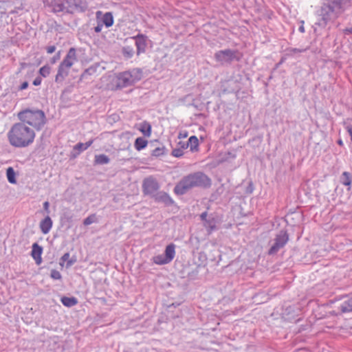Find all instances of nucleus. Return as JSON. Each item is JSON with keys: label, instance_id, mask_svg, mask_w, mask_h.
<instances>
[{"label": "nucleus", "instance_id": "dca6fc26", "mask_svg": "<svg viewBox=\"0 0 352 352\" xmlns=\"http://www.w3.org/2000/svg\"><path fill=\"white\" fill-rule=\"evenodd\" d=\"M125 45L122 47V54L125 59H129L132 58L135 54L133 45H128V43H125Z\"/></svg>", "mask_w": 352, "mask_h": 352}, {"label": "nucleus", "instance_id": "4be33fe9", "mask_svg": "<svg viewBox=\"0 0 352 352\" xmlns=\"http://www.w3.org/2000/svg\"><path fill=\"white\" fill-rule=\"evenodd\" d=\"M110 162L109 157L104 154L96 155L94 157V164L98 165L107 164Z\"/></svg>", "mask_w": 352, "mask_h": 352}, {"label": "nucleus", "instance_id": "f3484780", "mask_svg": "<svg viewBox=\"0 0 352 352\" xmlns=\"http://www.w3.org/2000/svg\"><path fill=\"white\" fill-rule=\"evenodd\" d=\"M165 256L166 259L168 262H171L175 257V245L174 243H170L166 247L165 249Z\"/></svg>", "mask_w": 352, "mask_h": 352}, {"label": "nucleus", "instance_id": "6e6552de", "mask_svg": "<svg viewBox=\"0 0 352 352\" xmlns=\"http://www.w3.org/2000/svg\"><path fill=\"white\" fill-rule=\"evenodd\" d=\"M289 241V235L286 230H281L274 239V243L268 250L269 255L276 254Z\"/></svg>", "mask_w": 352, "mask_h": 352}, {"label": "nucleus", "instance_id": "c85d7f7f", "mask_svg": "<svg viewBox=\"0 0 352 352\" xmlns=\"http://www.w3.org/2000/svg\"><path fill=\"white\" fill-rule=\"evenodd\" d=\"M152 261L157 265H164L168 263L164 254H159L153 256Z\"/></svg>", "mask_w": 352, "mask_h": 352}, {"label": "nucleus", "instance_id": "393cba45", "mask_svg": "<svg viewBox=\"0 0 352 352\" xmlns=\"http://www.w3.org/2000/svg\"><path fill=\"white\" fill-rule=\"evenodd\" d=\"M340 309L342 313L352 311V297L344 300L340 307Z\"/></svg>", "mask_w": 352, "mask_h": 352}, {"label": "nucleus", "instance_id": "e433bc0d", "mask_svg": "<svg viewBox=\"0 0 352 352\" xmlns=\"http://www.w3.org/2000/svg\"><path fill=\"white\" fill-rule=\"evenodd\" d=\"M86 149L87 148H85V144L82 142H78L74 146V150L78 151V154L85 151Z\"/></svg>", "mask_w": 352, "mask_h": 352}, {"label": "nucleus", "instance_id": "412c9836", "mask_svg": "<svg viewBox=\"0 0 352 352\" xmlns=\"http://www.w3.org/2000/svg\"><path fill=\"white\" fill-rule=\"evenodd\" d=\"M340 182L345 186H349L352 184V174L344 171L340 176Z\"/></svg>", "mask_w": 352, "mask_h": 352}, {"label": "nucleus", "instance_id": "6ab92c4d", "mask_svg": "<svg viewBox=\"0 0 352 352\" xmlns=\"http://www.w3.org/2000/svg\"><path fill=\"white\" fill-rule=\"evenodd\" d=\"M60 301L64 306L67 307H72L78 304V299L76 297L63 296Z\"/></svg>", "mask_w": 352, "mask_h": 352}, {"label": "nucleus", "instance_id": "423d86ee", "mask_svg": "<svg viewBox=\"0 0 352 352\" xmlns=\"http://www.w3.org/2000/svg\"><path fill=\"white\" fill-rule=\"evenodd\" d=\"M76 61H77L76 50L74 47H71L58 67L57 74L55 76L56 83L63 82Z\"/></svg>", "mask_w": 352, "mask_h": 352}, {"label": "nucleus", "instance_id": "0eeeda50", "mask_svg": "<svg viewBox=\"0 0 352 352\" xmlns=\"http://www.w3.org/2000/svg\"><path fill=\"white\" fill-rule=\"evenodd\" d=\"M214 57L221 65L230 64L234 60L239 61L241 59L239 52L230 49L217 51Z\"/></svg>", "mask_w": 352, "mask_h": 352}, {"label": "nucleus", "instance_id": "c03bdc74", "mask_svg": "<svg viewBox=\"0 0 352 352\" xmlns=\"http://www.w3.org/2000/svg\"><path fill=\"white\" fill-rule=\"evenodd\" d=\"M49 208H50V203L48 201H45L43 203V209L45 210V211H46V212L47 214L50 213Z\"/></svg>", "mask_w": 352, "mask_h": 352}, {"label": "nucleus", "instance_id": "5701e85b", "mask_svg": "<svg viewBox=\"0 0 352 352\" xmlns=\"http://www.w3.org/2000/svg\"><path fill=\"white\" fill-rule=\"evenodd\" d=\"M147 144L148 141L146 140H145L144 138L139 137L135 140L134 147L137 151H140L146 148Z\"/></svg>", "mask_w": 352, "mask_h": 352}, {"label": "nucleus", "instance_id": "bb28decb", "mask_svg": "<svg viewBox=\"0 0 352 352\" xmlns=\"http://www.w3.org/2000/svg\"><path fill=\"white\" fill-rule=\"evenodd\" d=\"M139 130L142 134L146 137H149L151 134V125L146 121L140 124Z\"/></svg>", "mask_w": 352, "mask_h": 352}, {"label": "nucleus", "instance_id": "58836bf2", "mask_svg": "<svg viewBox=\"0 0 352 352\" xmlns=\"http://www.w3.org/2000/svg\"><path fill=\"white\" fill-rule=\"evenodd\" d=\"M56 46L55 45H50V46H47L45 47V50L47 52V54H52L54 53L55 51H56Z\"/></svg>", "mask_w": 352, "mask_h": 352}, {"label": "nucleus", "instance_id": "ddd939ff", "mask_svg": "<svg viewBox=\"0 0 352 352\" xmlns=\"http://www.w3.org/2000/svg\"><path fill=\"white\" fill-rule=\"evenodd\" d=\"M47 2L48 6L52 8V12L55 13L60 12H67V4L63 0H47Z\"/></svg>", "mask_w": 352, "mask_h": 352}, {"label": "nucleus", "instance_id": "7c9ffc66", "mask_svg": "<svg viewBox=\"0 0 352 352\" xmlns=\"http://www.w3.org/2000/svg\"><path fill=\"white\" fill-rule=\"evenodd\" d=\"M165 154V147H157L152 151L151 155L155 157L162 156Z\"/></svg>", "mask_w": 352, "mask_h": 352}, {"label": "nucleus", "instance_id": "2f4dec72", "mask_svg": "<svg viewBox=\"0 0 352 352\" xmlns=\"http://www.w3.org/2000/svg\"><path fill=\"white\" fill-rule=\"evenodd\" d=\"M50 72H51V67L48 65H45L40 68L38 72L41 76L46 78L47 76H48L50 75Z\"/></svg>", "mask_w": 352, "mask_h": 352}, {"label": "nucleus", "instance_id": "8fccbe9b", "mask_svg": "<svg viewBox=\"0 0 352 352\" xmlns=\"http://www.w3.org/2000/svg\"><path fill=\"white\" fill-rule=\"evenodd\" d=\"M301 23H302V24H301V25L299 27L298 30H299L301 33H304V32H305V28H304V25H303V24H304V21H301Z\"/></svg>", "mask_w": 352, "mask_h": 352}, {"label": "nucleus", "instance_id": "79ce46f5", "mask_svg": "<svg viewBox=\"0 0 352 352\" xmlns=\"http://www.w3.org/2000/svg\"><path fill=\"white\" fill-rule=\"evenodd\" d=\"M103 24L102 23H98V25L94 28V31L96 33H99L101 32Z\"/></svg>", "mask_w": 352, "mask_h": 352}, {"label": "nucleus", "instance_id": "a18cd8bd", "mask_svg": "<svg viewBox=\"0 0 352 352\" xmlns=\"http://www.w3.org/2000/svg\"><path fill=\"white\" fill-rule=\"evenodd\" d=\"M200 218H201V221H203V222H205V221H206V220H207V219H208V213H207V212H202V213L201 214V215H200Z\"/></svg>", "mask_w": 352, "mask_h": 352}, {"label": "nucleus", "instance_id": "f704fd0d", "mask_svg": "<svg viewBox=\"0 0 352 352\" xmlns=\"http://www.w3.org/2000/svg\"><path fill=\"white\" fill-rule=\"evenodd\" d=\"M50 277L54 280H60L62 278L60 273L54 269L51 270Z\"/></svg>", "mask_w": 352, "mask_h": 352}, {"label": "nucleus", "instance_id": "3c124183", "mask_svg": "<svg viewBox=\"0 0 352 352\" xmlns=\"http://www.w3.org/2000/svg\"><path fill=\"white\" fill-rule=\"evenodd\" d=\"M346 130H347V131L351 137V140L352 141V126H348L346 127Z\"/></svg>", "mask_w": 352, "mask_h": 352}, {"label": "nucleus", "instance_id": "7ed1b4c3", "mask_svg": "<svg viewBox=\"0 0 352 352\" xmlns=\"http://www.w3.org/2000/svg\"><path fill=\"white\" fill-rule=\"evenodd\" d=\"M210 178L205 173L197 171L184 177L175 186L174 192L183 195L193 188H208L211 186Z\"/></svg>", "mask_w": 352, "mask_h": 352}, {"label": "nucleus", "instance_id": "4468645a", "mask_svg": "<svg viewBox=\"0 0 352 352\" xmlns=\"http://www.w3.org/2000/svg\"><path fill=\"white\" fill-rule=\"evenodd\" d=\"M32 248L31 256L35 260L36 263L40 265L42 261L41 254L43 253V248L37 243H34Z\"/></svg>", "mask_w": 352, "mask_h": 352}, {"label": "nucleus", "instance_id": "20e7f679", "mask_svg": "<svg viewBox=\"0 0 352 352\" xmlns=\"http://www.w3.org/2000/svg\"><path fill=\"white\" fill-rule=\"evenodd\" d=\"M18 118L24 124L32 126L36 131H40L47 122L45 114L41 109H26L18 113Z\"/></svg>", "mask_w": 352, "mask_h": 352}, {"label": "nucleus", "instance_id": "72a5a7b5", "mask_svg": "<svg viewBox=\"0 0 352 352\" xmlns=\"http://www.w3.org/2000/svg\"><path fill=\"white\" fill-rule=\"evenodd\" d=\"M69 252H67V253H65L60 258V260L63 261V262H65V261H67V267H70L72 266L74 261H72V260H69Z\"/></svg>", "mask_w": 352, "mask_h": 352}, {"label": "nucleus", "instance_id": "5fc2aeb1", "mask_svg": "<svg viewBox=\"0 0 352 352\" xmlns=\"http://www.w3.org/2000/svg\"><path fill=\"white\" fill-rule=\"evenodd\" d=\"M283 61H284V59L281 58L280 61L278 63L276 64V68L278 67L279 65L283 63Z\"/></svg>", "mask_w": 352, "mask_h": 352}, {"label": "nucleus", "instance_id": "6e6d98bb", "mask_svg": "<svg viewBox=\"0 0 352 352\" xmlns=\"http://www.w3.org/2000/svg\"><path fill=\"white\" fill-rule=\"evenodd\" d=\"M338 144H340V145H342V141L341 140H339L338 141Z\"/></svg>", "mask_w": 352, "mask_h": 352}, {"label": "nucleus", "instance_id": "1a4fd4ad", "mask_svg": "<svg viewBox=\"0 0 352 352\" xmlns=\"http://www.w3.org/2000/svg\"><path fill=\"white\" fill-rule=\"evenodd\" d=\"M129 41H135V45L136 46L137 48V56H139L141 54H144L146 52L148 41V38L146 35L141 33L138 34L136 36H133L129 38H126L125 43H128Z\"/></svg>", "mask_w": 352, "mask_h": 352}, {"label": "nucleus", "instance_id": "49530a36", "mask_svg": "<svg viewBox=\"0 0 352 352\" xmlns=\"http://www.w3.org/2000/svg\"><path fill=\"white\" fill-rule=\"evenodd\" d=\"M343 32L345 35L352 34V27L346 28L345 29L343 30Z\"/></svg>", "mask_w": 352, "mask_h": 352}, {"label": "nucleus", "instance_id": "de8ad7c7", "mask_svg": "<svg viewBox=\"0 0 352 352\" xmlns=\"http://www.w3.org/2000/svg\"><path fill=\"white\" fill-rule=\"evenodd\" d=\"M94 141V140L91 139V140H89L88 142L84 143L85 148L87 149L93 144Z\"/></svg>", "mask_w": 352, "mask_h": 352}, {"label": "nucleus", "instance_id": "f8f14e48", "mask_svg": "<svg viewBox=\"0 0 352 352\" xmlns=\"http://www.w3.org/2000/svg\"><path fill=\"white\" fill-rule=\"evenodd\" d=\"M152 197L156 202L163 203L166 206H171L174 203L169 195L164 191L157 192Z\"/></svg>", "mask_w": 352, "mask_h": 352}, {"label": "nucleus", "instance_id": "473e14b6", "mask_svg": "<svg viewBox=\"0 0 352 352\" xmlns=\"http://www.w3.org/2000/svg\"><path fill=\"white\" fill-rule=\"evenodd\" d=\"M96 221V217L95 214H91L83 220V224L85 226H89Z\"/></svg>", "mask_w": 352, "mask_h": 352}, {"label": "nucleus", "instance_id": "2eb2a0df", "mask_svg": "<svg viewBox=\"0 0 352 352\" xmlns=\"http://www.w3.org/2000/svg\"><path fill=\"white\" fill-rule=\"evenodd\" d=\"M52 220L47 215L44 219L40 222V229L43 234H47L52 227Z\"/></svg>", "mask_w": 352, "mask_h": 352}, {"label": "nucleus", "instance_id": "aec40b11", "mask_svg": "<svg viewBox=\"0 0 352 352\" xmlns=\"http://www.w3.org/2000/svg\"><path fill=\"white\" fill-rule=\"evenodd\" d=\"M114 22L113 16L111 12H106L102 19V23L106 26V28H110L113 25Z\"/></svg>", "mask_w": 352, "mask_h": 352}, {"label": "nucleus", "instance_id": "f03ea898", "mask_svg": "<svg viewBox=\"0 0 352 352\" xmlns=\"http://www.w3.org/2000/svg\"><path fill=\"white\" fill-rule=\"evenodd\" d=\"M36 137L33 129L23 122L14 123L7 133L9 144L14 148H26L32 144Z\"/></svg>", "mask_w": 352, "mask_h": 352}, {"label": "nucleus", "instance_id": "09e8293b", "mask_svg": "<svg viewBox=\"0 0 352 352\" xmlns=\"http://www.w3.org/2000/svg\"><path fill=\"white\" fill-rule=\"evenodd\" d=\"M94 141V140L91 139V140H89L88 142L84 143L85 148L87 149L93 144Z\"/></svg>", "mask_w": 352, "mask_h": 352}, {"label": "nucleus", "instance_id": "9d476101", "mask_svg": "<svg viewBox=\"0 0 352 352\" xmlns=\"http://www.w3.org/2000/svg\"><path fill=\"white\" fill-rule=\"evenodd\" d=\"M67 13L83 12L88 8L87 0H66Z\"/></svg>", "mask_w": 352, "mask_h": 352}, {"label": "nucleus", "instance_id": "cd10ccee", "mask_svg": "<svg viewBox=\"0 0 352 352\" xmlns=\"http://www.w3.org/2000/svg\"><path fill=\"white\" fill-rule=\"evenodd\" d=\"M6 175H7L8 181L10 184H15L16 182V178H15V172L12 167H9L8 168H7Z\"/></svg>", "mask_w": 352, "mask_h": 352}, {"label": "nucleus", "instance_id": "9b49d317", "mask_svg": "<svg viewBox=\"0 0 352 352\" xmlns=\"http://www.w3.org/2000/svg\"><path fill=\"white\" fill-rule=\"evenodd\" d=\"M160 188V184L157 180L153 177L146 178L143 181L142 190L144 195H151V197L155 195Z\"/></svg>", "mask_w": 352, "mask_h": 352}, {"label": "nucleus", "instance_id": "603ef678", "mask_svg": "<svg viewBox=\"0 0 352 352\" xmlns=\"http://www.w3.org/2000/svg\"><path fill=\"white\" fill-rule=\"evenodd\" d=\"M187 135H188L187 132H184V133H182V132H180V133H179L178 137H179V138H186V137H187Z\"/></svg>", "mask_w": 352, "mask_h": 352}, {"label": "nucleus", "instance_id": "c756f323", "mask_svg": "<svg viewBox=\"0 0 352 352\" xmlns=\"http://www.w3.org/2000/svg\"><path fill=\"white\" fill-rule=\"evenodd\" d=\"M306 50H307V49L288 47L285 50V52H286L287 56H294L295 54L305 52Z\"/></svg>", "mask_w": 352, "mask_h": 352}, {"label": "nucleus", "instance_id": "39448f33", "mask_svg": "<svg viewBox=\"0 0 352 352\" xmlns=\"http://www.w3.org/2000/svg\"><path fill=\"white\" fill-rule=\"evenodd\" d=\"M142 76V72L140 68L120 72L116 76V89H121L124 87L133 85L140 81Z\"/></svg>", "mask_w": 352, "mask_h": 352}, {"label": "nucleus", "instance_id": "a878e982", "mask_svg": "<svg viewBox=\"0 0 352 352\" xmlns=\"http://www.w3.org/2000/svg\"><path fill=\"white\" fill-rule=\"evenodd\" d=\"M187 143L191 151H197L199 150V140L195 135L190 136Z\"/></svg>", "mask_w": 352, "mask_h": 352}, {"label": "nucleus", "instance_id": "b1692460", "mask_svg": "<svg viewBox=\"0 0 352 352\" xmlns=\"http://www.w3.org/2000/svg\"><path fill=\"white\" fill-rule=\"evenodd\" d=\"M98 69L97 66L91 65L86 69L80 75V80L87 79L89 76L94 74Z\"/></svg>", "mask_w": 352, "mask_h": 352}, {"label": "nucleus", "instance_id": "4c0bfd02", "mask_svg": "<svg viewBox=\"0 0 352 352\" xmlns=\"http://www.w3.org/2000/svg\"><path fill=\"white\" fill-rule=\"evenodd\" d=\"M61 51H58L51 59L50 63L55 64L60 58Z\"/></svg>", "mask_w": 352, "mask_h": 352}, {"label": "nucleus", "instance_id": "864d4df0", "mask_svg": "<svg viewBox=\"0 0 352 352\" xmlns=\"http://www.w3.org/2000/svg\"><path fill=\"white\" fill-rule=\"evenodd\" d=\"M28 64L26 63H21L20 64V66H21V69H25L26 67H27Z\"/></svg>", "mask_w": 352, "mask_h": 352}, {"label": "nucleus", "instance_id": "f257e3e1", "mask_svg": "<svg viewBox=\"0 0 352 352\" xmlns=\"http://www.w3.org/2000/svg\"><path fill=\"white\" fill-rule=\"evenodd\" d=\"M351 6L352 0H323L316 12L318 19L315 25L326 28L329 23L334 22Z\"/></svg>", "mask_w": 352, "mask_h": 352}, {"label": "nucleus", "instance_id": "a211bd4d", "mask_svg": "<svg viewBox=\"0 0 352 352\" xmlns=\"http://www.w3.org/2000/svg\"><path fill=\"white\" fill-rule=\"evenodd\" d=\"M204 227L207 229L209 233H211L212 231L216 230L217 228V220L212 216H209L208 219L204 222Z\"/></svg>", "mask_w": 352, "mask_h": 352}, {"label": "nucleus", "instance_id": "ea45409f", "mask_svg": "<svg viewBox=\"0 0 352 352\" xmlns=\"http://www.w3.org/2000/svg\"><path fill=\"white\" fill-rule=\"evenodd\" d=\"M178 145L179 146V148H182V151H184V149L187 148L188 147V144L184 142H179Z\"/></svg>", "mask_w": 352, "mask_h": 352}, {"label": "nucleus", "instance_id": "37998d69", "mask_svg": "<svg viewBox=\"0 0 352 352\" xmlns=\"http://www.w3.org/2000/svg\"><path fill=\"white\" fill-rule=\"evenodd\" d=\"M29 83L28 81H25L21 83V86L19 87V90H24L28 87Z\"/></svg>", "mask_w": 352, "mask_h": 352}, {"label": "nucleus", "instance_id": "c9c22d12", "mask_svg": "<svg viewBox=\"0 0 352 352\" xmlns=\"http://www.w3.org/2000/svg\"><path fill=\"white\" fill-rule=\"evenodd\" d=\"M171 154L175 157H180L184 155V151L182 148H175L173 149Z\"/></svg>", "mask_w": 352, "mask_h": 352}, {"label": "nucleus", "instance_id": "a19ab883", "mask_svg": "<svg viewBox=\"0 0 352 352\" xmlns=\"http://www.w3.org/2000/svg\"><path fill=\"white\" fill-rule=\"evenodd\" d=\"M42 81V78L40 76H37L35 78V79L33 80V85L34 86H38L41 85Z\"/></svg>", "mask_w": 352, "mask_h": 352}]
</instances>
